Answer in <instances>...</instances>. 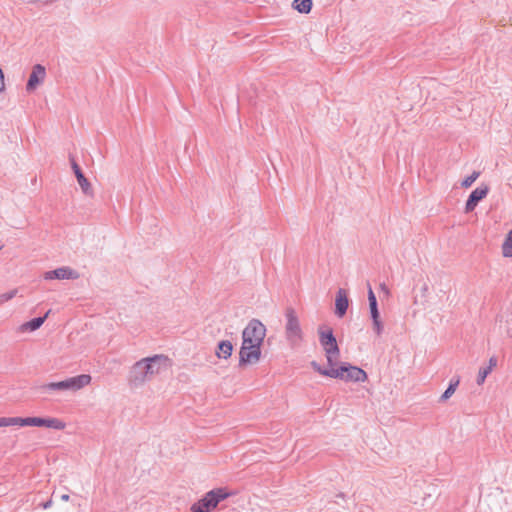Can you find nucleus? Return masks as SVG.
I'll use <instances>...</instances> for the list:
<instances>
[{"label": "nucleus", "instance_id": "13", "mask_svg": "<svg viewBox=\"0 0 512 512\" xmlns=\"http://www.w3.org/2000/svg\"><path fill=\"white\" fill-rule=\"evenodd\" d=\"M71 166H72V169L77 178L78 184L80 185L83 193H85L86 195H91L92 194L91 184L88 181V179L84 176L81 168L79 167V165L76 163V161L73 158H71Z\"/></svg>", "mask_w": 512, "mask_h": 512}, {"label": "nucleus", "instance_id": "32", "mask_svg": "<svg viewBox=\"0 0 512 512\" xmlns=\"http://www.w3.org/2000/svg\"><path fill=\"white\" fill-rule=\"evenodd\" d=\"M61 499H62L63 501H68V500H69V495H68V494H63V495L61 496Z\"/></svg>", "mask_w": 512, "mask_h": 512}, {"label": "nucleus", "instance_id": "9", "mask_svg": "<svg viewBox=\"0 0 512 512\" xmlns=\"http://www.w3.org/2000/svg\"><path fill=\"white\" fill-rule=\"evenodd\" d=\"M261 357V347L256 346L254 344H244L242 341V346L239 351V366L243 367L248 364H255L260 360Z\"/></svg>", "mask_w": 512, "mask_h": 512}, {"label": "nucleus", "instance_id": "15", "mask_svg": "<svg viewBox=\"0 0 512 512\" xmlns=\"http://www.w3.org/2000/svg\"><path fill=\"white\" fill-rule=\"evenodd\" d=\"M49 313H50V310H48L43 317L33 318L32 320L23 323L19 327V331L27 332V331H35V330L39 329L42 326V324L45 322V320L47 319Z\"/></svg>", "mask_w": 512, "mask_h": 512}, {"label": "nucleus", "instance_id": "21", "mask_svg": "<svg viewBox=\"0 0 512 512\" xmlns=\"http://www.w3.org/2000/svg\"><path fill=\"white\" fill-rule=\"evenodd\" d=\"M18 426V417H1L0 427Z\"/></svg>", "mask_w": 512, "mask_h": 512}, {"label": "nucleus", "instance_id": "28", "mask_svg": "<svg viewBox=\"0 0 512 512\" xmlns=\"http://www.w3.org/2000/svg\"><path fill=\"white\" fill-rule=\"evenodd\" d=\"M497 365V358L495 356H492L490 359H489V365L488 367H486L487 369H489L490 371H492V369L494 367H496Z\"/></svg>", "mask_w": 512, "mask_h": 512}, {"label": "nucleus", "instance_id": "19", "mask_svg": "<svg viewBox=\"0 0 512 512\" xmlns=\"http://www.w3.org/2000/svg\"><path fill=\"white\" fill-rule=\"evenodd\" d=\"M504 257H512V229L508 232L502 245Z\"/></svg>", "mask_w": 512, "mask_h": 512}, {"label": "nucleus", "instance_id": "30", "mask_svg": "<svg viewBox=\"0 0 512 512\" xmlns=\"http://www.w3.org/2000/svg\"><path fill=\"white\" fill-rule=\"evenodd\" d=\"M380 289L385 294V296L388 297L390 295V290L384 283L380 285Z\"/></svg>", "mask_w": 512, "mask_h": 512}, {"label": "nucleus", "instance_id": "17", "mask_svg": "<svg viewBox=\"0 0 512 512\" xmlns=\"http://www.w3.org/2000/svg\"><path fill=\"white\" fill-rule=\"evenodd\" d=\"M292 6L299 13L308 14L312 9V0H294Z\"/></svg>", "mask_w": 512, "mask_h": 512}, {"label": "nucleus", "instance_id": "24", "mask_svg": "<svg viewBox=\"0 0 512 512\" xmlns=\"http://www.w3.org/2000/svg\"><path fill=\"white\" fill-rule=\"evenodd\" d=\"M311 366L316 370L319 374L330 377L331 367L329 369L322 368L317 362H311Z\"/></svg>", "mask_w": 512, "mask_h": 512}, {"label": "nucleus", "instance_id": "23", "mask_svg": "<svg viewBox=\"0 0 512 512\" xmlns=\"http://www.w3.org/2000/svg\"><path fill=\"white\" fill-rule=\"evenodd\" d=\"M491 371L487 368H480L478 376H477V384L482 385L485 382L486 377L489 375Z\"/></svg>", "mask_w": 512, "mask_h": 512}, {"label": "nucleus", "instance_id": "12", "mask_svg": "<svg viewBox=\"0 0 512 512\" xmlns=\"http://www.w3.org/2000/svg\"><path fill=\"white\" fill-rule=\"evenodd\" d=\"M45 75H46V71L42 65H40V64L34 65L32 68V72L29 76L27 85H26V90L28 92L34 91L37 88V86L40 83H42V81L45 78Z\"/></svg>", "mask_w": 512, "mask_h": 512}, {"label": "nucleus", "instance_id": "4", "mask_svg": "<svg viewBox=\"0 0 512 512\" xmlns=\"http://www.w3.org/2000/svg\"><path fill=\"white\" fill-rule=\"evenodd\" d=\"M319 342L325 351L329 367L336 366L340 356V350L332 330L328 329L327 331H323L320 329Z\"/></svg>", "mask_w": 512, "mask_h": 512}, {"label": "nucleus", "instance_id": "1", "mask_svg": "<svg viewBox=\"0 0 512 512\" xmlns=\"http://www.w3.org/2000/svg\"><path fill=\"white\" fill-rule=\"evenodd\" d=\"M170 366L169 358L154 355L137 361L130 369L128 383L131 387H140L153 376L160 374Z\"/></svg>", "mask_w": 512, "mask_h": 512}, {"label": "nucleus", "instance_id": "11", "mask_svg": "<svg viewBox=\"0 0 512 512\" xmlns=\"http://www.w3.org/2000/svg\"><path fill=\"white\" fill-rule=\"evenodd\" d=\"M488 192L489 187L486 185L473 190L466 201L465 212H472L478 203L487 196Z\"/></svg>", "mask_w": 512, "mask_h": 512}, {"label": "nucleus", "instance_id": "26", "mask_svg": "<svg viewBox=\"0 0 512 512\" xmlns=\"http://www.w3.org/2000/svg\"><path fill=\"white\" fill-rule=\"evenodd\" d=\"M373 330L377 335H381L383 331V323L381 320L373 321Z\"/></svg>", "mask_w": 512, "mask_h": 512}, {"label": "nucleus", "instance_id": "22", "mask_svg": "<svg viewBox=\"0 0 512 512\" xmlns=\"http://www.w3.org/2000/svg\"><path fill=\"white\" fill-rule=\"evenodd\" d=\"M480 173L478 171H474L471 175H469L468 177H466L461 185L464 187V188H468L470 187L476 180L477 178L479 177Z\"/></svg>", "mask_w": 512, "mask_h": 512}, {"label": "nucleus", "instance_id": "29", "mask_svg": "<svg viewBox=\"0 0 512 512\" xmlns=\"http://www.w3.org/2000/svg\"><path fill=\"white\" fill-rule=\"evenodd\" d=\"M372 321L380 320L379 310L370 311Z\"/></svg>", "mask_w": 512, "mask_h": 512}, {"label": "nucleus", "instance_id": "6", "mask_svg": "<svg viewBox=\"0 0 512 512\" xmlns=\"http://www.w3.org/2000/svg\"><path fill=\"white\" fill-rule=\"evenodd\" d=\"M330 377L345 381L364 382L367 379L366 372L356 366L342 364L340 367H331Z\"/></svg>", "mask_w": 512, "mask_h": 512}, {"label": "nucleus", "instance_id": "33", "mask_svg": "<svg viewBox=\"0 0 512 512\" xmlns=\"http://www.w3.org/2000/svg\"><path fill=\"white\" fill-rule=\"evenodd\" d=\"M3 248V245L0 244V250Z\"/></svg>", "mask_w": 512, "mask_h": 512}, {"label": "nucleus", "instance_id": "14", "mask_svg": "<svg viewBox=\"0 0 512 512\" xmlns=\"http://www.w3.org/2000/svg\"><path fill=\"white\" fill-rule=\"evenodd\" d=\"M349 300L347 297V293L344 289L340 288L337 291L336 299H335V314L338 317H343L348 309Z\"/></svg>", "mask_w": 512, "mask_h": 512}, {"label": "nucleus", "instance_id": "31", "mask_svg": "<svg viewBox=\"0 0 512 512\" xmlns=\"http://www.w3.org/2000/svg\"><path fill=\"white\" fill-rule=\"evenodd\" d=\"M42 506H43L44 509L50 508L52 506V500H48Z\"/></svg>", "mask_w": 512, "mask_h": 512}, {"label": "nucleus", "instance_id": "5", "mask_svg": "<svg viewBox=\"0 0 512 512\" xmlns=\"http://www.w3.org/2000/svg\"><path fill=\"white\" fill-rule=\"evenodd\" d=\"M223 488L209 491L205 496L191 507L192 512H209L217 507L218 503L229 497Z\"/></svg>", "mask_w": 512, "mask_h": 512}, {"label": "nucleus", "instance_id": "27", "mask_svg": "<svg viewBox=\"0 0 512 512\" xmlns=\"http://www.w3.org/2000/svg\"><path fill=\"white\" fill-rule=\"evenodd\" d=\"M5 90V77L2 69L0 68V93Z\"/></svg>", "mask_w": 512, "mask_h": 512}, {"label": "nucleus", "instance_id": "7", "mask_svg": "<svg viewBox=\"0 0 512 512\" xmlns=\"http://www.w3.org/2000/svg\"><path fill=\"white\" fill-rule=\"evenodd\" d=\"M266 336V327L258 319H252L242 332L244 344L262 345Z\"/></svg>", "mask_w": 512, "mask_h": 512}, {"label": "nucleus", "instance_id": "8", "mask_svg": "<svg viewBox=\"0 0 512 512\" xmlns=\"http://www.w3.org/2000/svg\"><path fill=\"white\" fill-rule=\"evenodd\" d=\"M18 426H37L63 430L66 424L57 418L18 417Z\"/></svg>", "mask_w": 512, "mask_h": 512}, {"label": "nucleus", "instance_id": "18", "mask_svg": "<svg viewBox=\"0 0 512 512\" xmlns=\"http://www.w3.org/2000/svg\"><path fill=\"white\" fill-rule=\"evenodd\" d=\"M460 383V380L459 378L457 379H452L450 381V384L448 386V388L444 391V393L441 395L440 397V401L441 402H445L446 400H448L456 391L458 385Z\"/></svg>", "mask_w": 512, "mask_h": 512}, {"label": "nucleus", "instance_id": "10", "mask_svg": "<svg viewBox=\"0 0 512 512\" xmlns=\"http://www.w3.org/2000/svg\"><path fill=\"white\" fill-rule=\"evenodd\" d=\"M44 278L46 280H53V279H59V280L73 279L74 280V279L79 278V273L77 271L71 269L70 267L63 266V267L57 268L55 270L45 272Z\"/></svg>", "mask_w": 512, "mask_h": 512}, {"label": "nucleus", "instance_id": "16", "mask_svg": "<svg viewBox=\"0 0 512 512\" xmlns=\"http://www.w3.org/2000/svg\"><path fill=\"white\" fill-rule=\"evenodd\" d=\"M233 345L229 340L220 341L217 345L216 356L218 358L227 359L231 356Z\"/></svg>", "mask_w": 512, "mask_h": 512}, {"label": "nucleus", "instance_id": "2", "mask_svg": "<svg viewBox=\"0 0 512 512\" xmlns=\"http://www.w3.org/2000/svg\"><path fill=\"white\" fill-rule=\"evenodd\" d=\"M285 338L290 347H299L303 341V330L299 317L293 307L285 309Z\"/></svg>", "mask_w": 512, "mask_h": 512}, {"label": "nucleus", "instance_id": "3", "mask_svg": "<svg viewBox=\"0 0 512 512\" xmlns=\"http://www.w3.org/2000/svg\"><path fill=\"white\" fill-rule=\"evenodd\" d=\"M91 382V376L88 374H81L74 376L63 381L51 382L39 386L41 392L47 391H78L87 386Z\"/></svg>", "mask_w": 512, "mask_h": 512}, {"label": "nucleus", "instance_id": "20", "mask_svg": "<svg viewBox=\"0 0 512 512\" xmlns=\"http://www.w3.org/2000/svg\"><path fill=\"white\" fill-rule=\"evenodd\" d=\"M368 301L370 311L378 310L377 299L370 285L368 287Z\"/></svg>", "mask_w": 512, "mask_h": 512}, {"label": "nucleus", "instance_id": "25", "mask_svg": "<svg viewBox=\"0 0 512 512\" xmlns=\"http://www.w3.org/2000/svg\"><path fill=\"white\" fill-rule=\"evenodd\" d=\"M17 294V289H13L7 293H3L0 295V302H6L14 298Z\"/></svg>", "mask_w": 512, "mask_h": 512}]
</instances>
